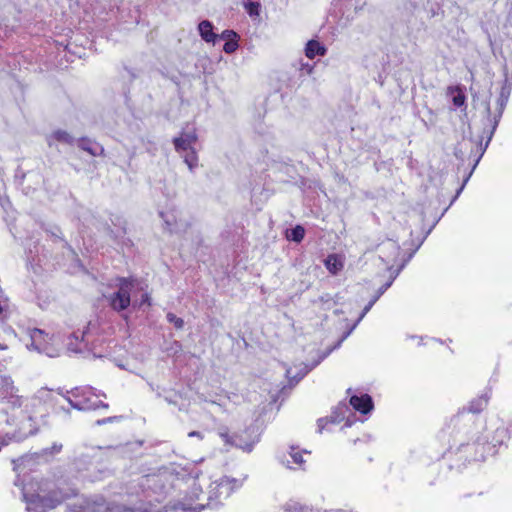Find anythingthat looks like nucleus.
<instances>
[{
	"label": "nucleus",
	"instance_id": "f257e3e1",
	"mask_svg": "<svg viewBox=\"0 0 512 512\" xmlns=\"http://www.w3.org/2000/svg\"><path fill=\"white\" fill-rule=\"evenodd\" d=\"M201 471L194 463L172 464L162 468V490L165 497L173 496V491L178 490L176 497L164 506L165 511H190L201 512L205 508H214L227 499L234 491L244 483L246 477L233 478L222 476L212 481L204 493L197 481Z\"/></svg>",
	"mask_w": 512,
	"mask_h": 512
},
{
	"label": "nucleus",
	"instance_id": "f03ea898",
	"mask_svg": "<svg viewBox=\"0 0 512 512\" xmlns=\"http://www.w3.org/2000/svg\"><path fill=\"white\" fill-rule=\"evenodd\" d=\"M0 403L6 405L2 410L5 423L14 427L9 433L0 434V451L11 442H21L38 433L40 426L47 423V417L53 406V394L42 388L31 397L19 394V388L9 375L0 374Z\"/></svg>",
	"mask_w": 512,
	"mask_h": 512
},
{
	"label": "nucleus",
	"instance_id": "7ed1b4c3",
	"mask_svg": "<svg viewBox=\"0 0 512 512\" xmlns=\"http://www.w3.org/2000/svg\"><path fill=\"white\" fill-rule=\"evenodd\" d=\"M63 449L61 443L55 442L51 447L42 449L40 452L27 454L13 461L14 470L20 476L26 471L32 470L36 463L47 462ZM15 485L21 488L23 500L27 503L28 512H47L61 504L69 497L53 481L32 479L24 483L17 477Z\"/></svg>",
	"mask_w": 512,
	"mask_h": 512
},
{
	"label": "nucleus",
	"instance_id": "20e7f679",
	"mask_svg": "<svg viewBox=\"0 0 512 512\" xmlns=\"http://www.w3.org/2000/svg\"><path fill=\"white\" fill-rule=\"evenodd\" d=\"M112 334L111 324L95 316L68 337L67 349L74 353L90 352L95 357H103Z\"/></svg>",
	"mask_w": 512,
	"mask_h": 512
},
{
	"label": "nucleus",
	"instance_id": "39448f33",
	"mask_svg": "<svg viewBox=\"0 0 512 512\" xmlns=\"http://www.w3.org/2000/svg\"><path fill=\"white\" fill-rule=\"evenodd\" d=\"M70 512H157L151 502L127 504L121 502H106L103 499H80L69 506Z\"/></svg>",
	"mask_w": 512,
	"mask_h": 512
},
{
	"label": "nucleus",
	"instance_id": "423d86ee",
	"mask_svg": "<svg viewBox=\"0 0 512 512\" xmlns=\"http://www.w3.org/2000/svg\"><path fill=\"white\" fill-rule=\"evenodd\" d=\"M197 139L194 126L187 125L173 141L176 151L183 157L184 162L191 171L198 165V157L195 150Z\"/></svg>",
	"mask_w": 512,
	"mask_h": 512
},
{
	"label": "nucleus",
	"instance_id": "0eeeda50",
	"mask_svg": "<svg viewBox=\"0 0 512 512\" xmlns=\"http://www.w3.org/2000/svg\"><path fill=\"white\" fill-rule=\"evenodd\" d=\"M102 393H97L90 386L76 387L69 392L68 401L71 406L78 410H95L108 408V404L101 400Z\"/></svg>",
	"mask_w": 512,
	"mask_h": 512
},
{
	"label": "nucleus",
	"instance_id": "6e6552de",
	"mask_svg": "<svg viewBox=\"0 0 512 512\" xmlns=\"http://www.w3.org/2000/svg\"><path fill=\"white\" fill-rule=\"evenodd\" d=\"M29 341L26 347L38 353L45 354L49 357H56L60 351V341L58 337L49 336L41 329H30L28 331Z\"/></svg>",
	"mask_w": 512,
	"mask_h": 512
},
{
	"label": "nucleus",
	"instance_id": "1a4fd4ad",
	"mask_svg": "<svg viewBox=\"0 0 512 512\" xmlns=\"http://www.w3.org/2000/svg\"><path fill=\"white\" fill-rule=\"evenodd\" d=\"M134 285L131 281L120 279L116 291L108 296H105L110 307L117 312H121L129 307L131 304V293Z\"/></svg>",
	"mask_w": 512,
	"mask_h": 512
},
{
	"label": "nucleus",
	"instance_id": "9d476101",
	"mask_svg": "<svg viewBox=\"0 0 512 512\" xmlns=\"http://www.w3.org/2000/svg\"><path fill=\"white\" fill-rule=\"evenodd\" d=\"M507 102H508V99L507 98H503V97H498L497 99V109H496V113L492 116L491 115V112H490V107L489 105H487V121H488V125H489V129L487 131H485V133L487 134V141L485 143V146L482 148V151L479 155V157L476 159L475 161V164L473 166V169L476 167V165L478 164L481 156L483 155L484 151L486 150V148L488 147L489 145V142L491 141L496 129H497V126L499 124V121L502 117V114L504 112V109L507 105Z\"/></svg>",
	"mask_w": 512,
	"mask_h": 512
},
{
	"label": "nucleus",
	"instance_id": "9b49d317",
	"mask_svg": "<svg viewBox=\"0 0 512 512\" xmlns=\"http://www.w3.org/2000/svg\"><path fill=\"white\" fill-rule=\"evenodd\" d=\"M103 455L101 447H79L75 464L79 470H88V466L97 464Z\"/></svg>",
	"mask_w": 512,
	"mask_h": 512
},
{
	"label": "nucleus",
	"instance_id": "f8f14e48",
	"mask_svg": "<svg viewBox=\"0 0 512 512\" xmlns=\"http://www.w3.org/2000/svg\"><path fill=\"white\" fill-rule=\"evenodd\" d=\"M220 437L230 445H234L246 452H251L255 443L258 441L257 437H254L250 441H244L243 435L241 434H235V435H229L228 432H220Z\"/></svg>",
	"mask_w": 512,
	"mask_h": 512
},
{
	"label": "nucleus",
	"instance_id": "ddd939ff",
	"mask_svg": "<svg viewBox=\"0 0 512 512\" xmlns=\"http://www.w3.org/2000/svg\"><path fill=\"white\" fill-rule=\"evenodd\" d=\"M506 433H507V431H506L505 428H503V427L497 428L496 431H495V434H496L497 437H499L498 439H493L492 442H483V443L478 442L477 446L481 447L482 453L476 459L477 460H484L485 459V454L494 453L495 447L497 445H501L503 443V440H504V438L506 436Z\"/></svg>",
	"mask_w": 512,
	"mask_h": 512
},
{
	"label": "nucleus",
	"instance_id": "4468645a",
	"mask_svg": "<svg viewBox=\"0 0 512 512\" xmlns=\"http://www.w3.org/2000/svg\"><path fill=\"white\" fill-rule=\"evenodd\" d=\"M350 405L362 414H366L373 409L372 398L368 394L361 396L353 395L350 398Z\"/></svg>",
	"mask_w": 512,
	"mask_h": 512
},
{
	"label": "nucleus",
	"instance_id": "2eb2a0df",
	"mask_svg": "<svg viewBox=\"0 0 512 512\" xmlns=\"http://www.w3.org/2000/svg\"><path fill=\"white\" fill-rule=\"evenodd\" d=\"M349 411L346 404H339L330 418H321L318 420V430L321 433L328 423H339L344 419L345 412Z\"/></svg>",
	"mask_w": 512,
	"mask_h": 512
},
{
	"label": "nucleus",
	"instance_id": "dca6fc26",
	"mask_svg": "<svg viewBox=\"0 0 512 512\" xmlns=\"http://www.w3.org/2000/svg\"><path fill=\"white\" fill-rule=\"evenodd\" d=\"M198 31L201 38L207 43H215L218 39V34L213 31V24L208 20H203L198 25Z\"/></svg>",
	"mask_w": 512,
	"mask_h": 512
},
{
	"label": "nucleus",
	"instance_id": "f3484780",
	"mask_svg": "<svg viewBox=\"0 0 512 512\" xmlns=\"http://www.w3.org/2000/svg\"><path fill=\"white\" fill-rule=\"evenodd\" d=\"M490 397L491 389L489 388L485 390V392L482 393L480 396H478L477 398L473 399L470 402L468 410L472 413H479L483 411L487 407Z\"/></svg>",
	"mask_w": 512,
	"mask_h": 512
},
{
	"label": "nucleus",
	"instance_id": "a211bd4d",
	"mask_svg": "<svg viewBox=\"0 0 512 512\" xmlns=\"http://www.w3.org/2000/svg\"><path fill=\"white\" fill-rule=\"evenodd\" d=\"M78 146L91 154L92 156H99L103 154L104 148L97 142H94L87 138H82L78 141Z\"/></svg>",
	"mask_w": 512,
	"mask_h": 512
},
{
	"label": "nucleus",
	"instance_id": "6ab92c4d",
	"mask_svg": "<svg viewBox=\"0 0 512 512\" xmlns=\"http://www.w3.org/2000/svg\"><path fill=\"white\" fill-rule=\"evenodd\" d=\"M343 266L342 258L337 254H330L325 260V267L333 275L338 274L343 269Z\"/></svg>",
	"mask_w": 512,
	"mask_h": 512
},
{
	"label": "nucleus",
	"instance_id": "aec40b11",
	"mask_svg": "<svg viewBox=\"0 0 512 512\" xmlns=\"http://www.w3.org/2000/svg\"><path fill=\"white\" fill-rule=\"evenodd\" d=\"M326 48L316 40H310L305 47V55L309 59H313L315 56H324L326 54Z\"/></svg>",
	"mask_w": 512,
	"mask_h": 512
},
{
	"label": "nucleus",
	"instance_id": "412c9836",
	"mask_svg": "<svg viewBox=\"0 0 512 512\" xmlns=\"http://www.w3.org/2000/svg\"><path fill=\"white\" fill-rule=\"evenodd\" d=\"M385 249L389 252L388 254L386 253H383V255L380 256V258L385 262V263H390V262H396L397 259H398V256L400 254V246L394 242V241H390L388 242L386 245H385Z\"/></svg>",
	"mask_w": 512,
	"mask_h": 512
},
{
	"label": "nucleus",
	"instance_id": "4be33fe9",
	"mask_svg": "<svg viewBox=\"0 0 512 512\" xmlns=\"http://www.w3.org/2000/svg\"><path fill=\"white\" fill-rule=\"evenodd\" d=\"M448 93L450 95H452V102L455 107L459 108V107L464 106L466 96L461 87H459V86L449 87Z\"/></svg>",
	"mask_w": 512,
	"mask_h": 512
},
{
	"label": "nucleus",
	"instance_id": "5701e85b",
	"mask_svg": "<svg viewBox=\"0 0 512 512\" xmlns=\"http://www.w3.org/2000/svg\"><path fill=\"white\" fill-rule=\"evenodd\" d=\"M47 141H48L49 146L54 145V143L56 141L67 143V144H72L73 138L67 132L62 131V130H57L48 137Z\"/></svg>",
	"mask_w": 512,
	"mask_h": 512
},
{
	"label": "nucleus",
	"instance_id": "b1692460",
	"mask_svg": "<svg viewBox=\"0 0 512 512\" xmlns=\"http://www.w3.org/2000/svg\"><path fill=\"white\" fill-rule=\"evenodd\" d=\"M305 236V229L301 225L295 226L287 233V239L300 243Z\"/></svg>",
	"mask_w": 512,
	"mask_h": 512
},
{
	"label": "nucleus",
	"instance_id": "393cba45",
	"mask_svg": "<svg viewBox=\"0 0 512 512\" xmlns=\"http://www.w3.org/2000/svg\"><path fill=\"white\" fill-rule=\"evenodd\" d=\"M303 453H308V452L305 450L300 451L295 447H291V451H290L289 455L292 458L293 463L296 464L298 467H302V465L305 462L303 459Z\"/></svg>",
	"mask_w": 512,
	"mask_h": 512
},
{
	"label": "nucleus",
	"instance_id": "a878e982",
	"mask_svg": "<svg viewBox=\"0 0 512 512\" xmlns=\"http://www.w3.org/2000/svg\"><path fill=\"white\" fill-rule=\"evenodd\" d=\"M260 3L258 1L244 2V8L251 17H257L260 13Z\"/></svg>",
	"mask_w": 512,
	"mask_h": 512
},
{
	"label": "nucleus",
	"instance_id": "bb28decb",
	"mask_svg": "<svg viewBox=\"0 0 512 512\" xmlns=\"http://www.w3.org/2000/svg\"><path fill=\"white\" fill-rule=\"evenodd\" d=\"M307 373L308 369L306 367L301 369L297 374L293 373L292 368L286 369V377L290 380H295V383L301 380Z\"/></svg>",
	"mask_w": 512,
	"mask_h": 512
},
{
	"label": "nucleus",
	"instance_id": "cd10ccee",
	"mask_svg": "<svg viewBox=\"0 0 512 512\" xmlns=\"http://www.w3.org/2000/svg\"><path fill=\"white\" fill-rule=\"evenodd\" d=\"M511 90H512V81H510L506 77L505 80L503 81V84H502L499 96L503 97V98L509 99L510 94H511Z\"/></svg>",
	"mask_w": 512,
	"mask_h": 512
},
{
	"label": "nucleus",
	"instance_id": "c85d7f7f",
	"mask_svg": "<svg viewBox=\"0 0 512 512\" xmlns=\"http://www.w3.org/2000/svg\"><path fill=\"white\" fill-rule=\"evenodd\" d=\"M166 318L168 322L173 324L176 329L180 330L184 327V320L180 317H177L175 314L168 313Z\"/></svg>",
	"mask_w": 512,
	"mask_h": 512
},
{
	"label": "nucleus",
	"instance_id": "c756f323",
	"mask_svg": "<svg viewBox=\"0 0 512 512\" xmlns=\"http://www.w3.org/2000/svg\"><path fill=\"white\" fill-rule=\"evenodd\" d=\"M239 44L237 38H232L226 41L223 46V50L225 53L230 54L237 50Z\"/></svg>",
	"mask_w": 512,
	"mask_h": 512
},
{
	"label": "nucleus",
	"instance_id": "7c9ffc66",
	"mask_svg": "<svg viewBox=\"0 0 512 512\" xmlns=\"http://www.w3.org/2000/svg\"><path fill=\"white\" fill-rule=\"evenodd\" d=\"M379 299V295H376L363 309L361 315L357 319L356 323L352 327V329L355 328V326L363 319V317L367 314V312L372 308V306L375 304V302Z\"/></svg>",
	"mask_w": 512,
	"mask_h": 512
},
{
	"label": "nucleus",
	"instance_id": "2f4dec72",
	"mask_svg": "<svg viewBox=\"0 0 512 512\" xmlns=\"http://www.w3.org/2000/svg\"><path fill=\"white\" fill-rule=\"evenodd\" d=\"M232 38H238L237 33L233 30H224L220 35H218V39L229 40Z\"/></svg>",
	"mask_w": 512,
	"mask_h": 512
},
{
	"label": "nucleus",
	"instance_id": "473e14b6",
	"mask_svg": "<svg viewBox=\"0 0 512 512\" xmlns=\"http://www.w3.org/2000/svg\"><path fill=\"white\" fill-rule=\"evenodd\" d=\"M286 512H308V510L304 509L299 504L294 503V504H289L287 506Z\"/></svg>",
	"mask_w": 512,
	"mask_h": 512
},
{
	"label": "nucleus",
	"instance_id": "72a5a7b5",
	"mask_svg": "<svg viewBox=\"0 0 512 512\" xmlns=\"http://www.w3.org/2000/svg\"><path fill=\"white\" fill-rule=\"evenodd\" d=\"M120 418L121 417H118V416L107 417V418H103V419L97 420L96 424L97 425H104V424H107V423H112V422L118 421Z\"/></svg>",
	"mask_w": 512,
	"mask_h": 512
},
{
	"label": "nucleus",
	"instance_id": "f704fd0d",
	"mask_svg": "<svg viewBox=\"0 0 512 512\" xmlns=\"http://www.w3.org/2000/svg\"><path fill=\"white\" fill-rule=\"evenodd\" d=\"M392 283H393V279H391L387 283H385L382 287H380L377 295H379V297H380L392 285Z\"/></svg>",
	"mask_w": 512,
	"mask_h": 512
},
{
	"label": "nucleus",
	"instance_id": "c9c22d12",
	"mask_svg": "<svg viewBox=\"0 0 512 512\" xmlns=\"http://www.w3.org/2000/svg\"><path fill=\"white\" fill-rule=\"evenodd\" d=\"M188 436H189V437H197V438H199L200 440H202V439H203V435H202V433H201V432H199V431H191V432H189V433H188Z\"/></svg>",
	"mask_w": 512,
	"mask_h": 512
},
{
	"label": "nucleus",
	"instance_id": "e433bc0d",
	"mask_svg": "<svg viewBox=\"0 0 512 512\" xmlns=\"http://www.w3.org/2000/svg\"><path fill=\"white\" fill-rule=\"evenodd\" d=\"M146 302H148V295L147 294L143 295V299H142L140 305H142L143 303H146Z\"/></svg>",
	"mask_w": 512,
	"mask_h": 512
},
{
	"label": "nucleus",
	"instance_id": "4c0bfd02",
	"mask_svg": "<svg viewBox=\"0 0 512 512\" xmlns=\"http://www.w3.org/2000/svg\"><path fill=\"white\" fill-rule=\"evenodd\" d=\"M165 222H166V224H167V226H168L169 230H170V231H172V230H173V229H172V224H171L168 220H165Z\"/></svg>",
	"mask_w": 512,
	"mask_h": 512
},
{
	"label": "nucleus",
	"instance_id": "58836bf2",
	"mask_svg": "<svg viewBox=\"0 0 512 512\" xmlns=\"http://www.w3.org/2000/svg\"><path fill=\"white\" fill-rule=\"evenodd\" d=\"M459 152H460V150H457V151L455 152V155H456V157H458V158H460L461 160H463V156H462V155H459Z\"/></svg>",
	"mask_w": 512,
	"mask_h": 512
},
{
	"label": "nucleus",
	"instance_id": "ea45409f",
	"mask_svg": "<svg viewBox=\"0 0 512 512\" xmlns=\"http://www.w3.org/2000/svg\"><path fill=\"white\" fill-rule=\"evenodd\" d=\"M5 349H7V346L4 344H0V350H5Z\"/></svg>",
	"mask_w": 512,
	"mask_h": 512
},
{
	"label": "nucleus",
	"instance_id": "a19ab883",
	"mask_svg": "<svg viewBox=\"0 0 512 512\" xmlns=\"http://www.w3.org/2000/svg\"><path fill=\"white\" fill-rule=\"evenodd\" d=\"M312 70H313V67H312V66H309L307 71H308V73H311V72H312Z\"/></svg>",
	"mask_w": 512,
	"mask_h": 512
},
{
	"label": "nucleus",
	"instance_id": "79ce46f5",
	"mask_svg": "<svg viewBox=\"0 0 512 512\" xmlns=\"http://www.w3.org/2000/svg\"><path fill=\"white\" fill-rule=\"evenodd\" d=\"M462 190H463V186H462V187H460V189L458 190L457 195H458Z\"/></svg>",
	"mask_w": 512,
	"mask_h": 512
},
{
	"label": "nucleus",
	"instance_id": "37998d69",
	"mask_svg": "<svg viewBox=\"0 0 512 512\" xmlns=\"http://www.w3.org/2000/svg\"><path fill=\"white\" fill-rule=\"evenodd\" d=\"M289 464H290V463H289V461H288V462H287V467H288V468H293V467H292L291 465H289Z\"/></svg>",
	"mask_w": 512,
	"mask_h": 512
},
{
	"label": "nucleus",
	"instance_id": "c03bdc74",
	"mask_svg": "<svg viewBox=\"0 0 512 512\" xmlns=\"http://www.w3.org/2000/svg\"><path fill=\"white\" fill-rule=\"evenodd\" d=\"M243 434H244V435H247V434H249V431H248V430H246V431H244V433H243Z\"/></svg>",
	"mask_w": 512,
	"mask_h": 512
},
{
	"label": "nucleus",
	"instance_id": "a18cd8bd",
	"mask_svg": "<svg viewBox=\"0 0 512 512\" xmlns=\"http://www.w3.org/2000/svg\"><path fill=\"white\" fill-rule=\"evenodd\" d=\"M351 422L347 421L346 426H350Z\"/></svg>",
	"mask_w": 512,
	"mask_h": 512
},
{
	"label": "nucleus",
	"instance_id": "49530a36",
	"mask_svg": "<svg viewBox=\"0 0 512 512\" xmlns=\"http://www.w3.org/2000/svg\"><path fill=\"white\" fill-rule=\"evenodd\" d=\"M246 2H253V0H246Z\"/></svg>",
	"mask_w": 512,
	"mask_h": 512
}]
</instances>
